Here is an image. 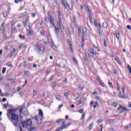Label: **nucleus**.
Segmentation results:
<instances>
[{
    "label": "nucleus",
    "mask_w": 131,
    "mask_h": 131,
    "mask_svg": "<svg viewBox=\"0 0 131 131\" xmlns=\"http://www.w3.org/2000/svg\"><path fill=\"white\" fill-rule=\"evenodd\" d=\"M90 58V55H89L88 53H85V56L83 57V59L84 61H89Z\"/></svg>",
    "instance_id": "ddd939ff"
},
{
    "label": "nucleus",
    "mask_w": 131,
    "mask_h": 131,
    "mask_svg": "<svg viewBox=\"0 0 131 131\" xmlns=\"http://www.w3.org/2000/svg\"><path fill=\"white\" fill-rule=\"evenodd\" d=\"M39 115L42 117L43 116V113H42V111L41 110H39Z\"/></svg>",
    "instance_id": "7c9ffc66"
},
{
    "label": "nucleus",
    "mask_w": 131,
    "mask_h": 131,
    "mask_svg": "<svg viewBox=\"0 0 131 131\" xmlns=\"http://www.w3.org/2000/svg\"><path fill=\"white\" fill-rule=\"evenodd\" d=\"M93 125H94V123H91L90 124V126H89V129H90V130H92V129H93Z\"/></svg>",
    "instance_id": "c9c22d12"
},
{
    "label": "nucleus",
    "mask_w": 131,
    "mask_h": 131,
    "mask_svg": "<svg viewBox=\"0 0 131 131\" xmlns=\"http://www.w3.org/2000/svg\"><path fill=\"white\" fill-rule=\"evenodd\" d=\"M47 14L48 15V17H49L50 18H52V16H51V12H50V11H48Z\"/></svg>",
    "instance_id": "5fc2aeb1"
},
{
    "label": "nucleus",
    "mask_w": 131,
    "mask_h": 131,
    "mask_svg": "<svg viewBox=\"0 0 131 131\" xmlns=\"http://www.w3.org/2000/svg\"><path fill=\"white\" fill-rule=\"evenodd\" d=\"M54 79V75H52L51 77L49 79V81H51Z\"/></svg>",
    "instance_id": "4d7b16f0"
},
{
    "label": "nucleus",
    "mask_w": 131,
    "mask_h": 131,
    "mask_svg": "<svg viewBox=\"0 0 131 131\" xmlns=\"http://www.w3.org/2000/svg\"><path fill=\"white\" fill-rule=\"evenodd\" d=\"M19 115L20 117H23V116H27V115H28V111H27V108L25 107H20L19 110Z\"/></svg>",
    "instance_id": "f03ea898"
},
{
    "label": "nucleus",
    "mask_w": 131,
    "mask_h": 131,
    "mask_svg": "<svg viewBox=\"0 0 131 131\" xmlns=\"http://www.w3.org/2000/svg\"><path fill=\"white\" fill-rule=\"evenodd\" d=\"M28 27H29V35L32 36L33 35L34 32H33V30H32V27L30 26H27Z\"/></svg>",
    "instance_id": "9b49d317"
},
{
    "label": "nucleus",
    "mask_w": 131,
    "mask_h": 131,
    "mask_svg": "<svg viewBox=\"0 0 131 131\" xmlns=\"http://www.w3.org/2000/svg\"><path fill=\"white\" fill-rule=\"evenodd\" d=\"M37 103L40 105H45L46 104V102L43 100H41V101H37Z\"/></svg>",
    "instance_id": "aec40b11"
},
{
    "label": "nucleus",
    "mask_w": 131,
    "mask_h": 131,
    "mask_svg": "<svg viewBox=\"0 0 131 131\" xmlns=\"http://www.w3.org/2000/svg\"><path fill=\"white\" fill-rule=\"evenodd\" d=\"M90 53L92 55H97V52L93 48L90 49Z\"/></svg>",
    "instance_id": "6ab92c4d"
},
{
    "label": "nucleus",
    "mask_w": 131,
    "mask_h": 131,
    "mask_svg": "<svg viewBox=\"0 0 131 131\" xmlns=\"http://www.w3.org/2000/svg\"><path fill=\"white\" fill-rule=\"evenodd\" d=\"M113 121H114V120L113 119H108L107 120V122H109V123H113Z\"/></svg>",
    "instance_id": "ea45409f"
},
{
    "label": "nucleus",
    "mask_w": 131,
    "mask_h": 131,
    "mask_svg": "<svg viewBox=\"0 0 131 131\" xmlns=\"http://www.w3.org/2000/svg\"><path fill=\"white\" fill-rule=\"evenodd\" d=\"M107 41H106V40H104V47H107Z\"/></svg>",
    "instance_id": "e2e57ef3"
},
{
    "label": "nucleus",
    "mask_w": 131,
    "mask_h": 131,
    "mask_svg": "<svg viewBox=\"0 0 131 131\" xmlns=\"http://www.w3.org/2000/svg\"><path fill=\"white\" fill-rule=\"evenodd\" d=\"M27 15H28V13H27V12H25L24 13L19 15V18L21 19V18H24V17H25L26 16H27Z\"/></svg>",
    "instance_id": "4468645a"
},
{
    "label": "nucleus",
    "mask_w": 131,
    "mask_h": 131,
    "mask_svg": "<svg viewBox=\"0 0 131 131\" xmlns=\"http://www.w3.org/2000/svg\"><path fill=\"white\" fill-rule=\"evenodd\" d=\"M12 90V85L10 83L7 84L5 85V91L6 92H10Z\"/></svg>",
    "instance_id": "1a4fd4ad"
},
{
    "label": "nucleus",
    "mask_w": 131,
    "mask_h": 131,
    "mask_svg": "<svg viewBox=\"0 0 131 131\" xmlns=\"http://www.w3.org/2000/svg\"><path fill=\"white\" fill-rule=\"evenodd\" d=\"M102 27L103 28H107V27H108V24L106 22L103 23L102 24Z\"/></svg>",
    "instance_id": "a878e982"
},
{
    "label": "nucleus",
    "mask_w": 131,
    "mask_h": 131,
    "mask_svg": "<svg viewBox=\"0 0 131 131\" xmlns=\"http://www.w3.org/2000/svg\"><path fill=\"white\" fill-rule=\"evenodd\" d=\"M33 130H35V127H32L28 129V131H33Z\"/></svg>",
    "instance_id": "58836bf2"
},
{
    "label": "nucleus",
    "mask_w": 131,
    "mask_h": 131,
    "mask_svg": "<svg viewBox=\"0 0 131 131\" xmlns=\"http://www.w3.org/2000/svg\"><path fill=\"white\" fill-rule=\"evenodd\" d=\"M2 30V33H4L6 31V27H3Z\"/></svg>",
    "instance_id": "de8ad7c7"
},
{
    "label": "nucleus",
    "mask_w": 131,
    "mask_h": 131,
    "mask_svg": "<svg viewBox=\"0 0 131 131\" xmlns=\"http://www.w3.org/2000/svg\"><path fill=\"white\" fill-rule=\"evenodd\" d=\"M117 105H118L117 103L113 102L111 104V106H114L115 108H116V107H117Z\"/></svg>",
    "instance_id": "2f4dec72"
},
{
    "label": "nucleus",
    "mask_w": 131,
    "mask_h": 131,
    "mask_svg": "<svg viewBox=\"0 0 131 131\" xmlns=\"http://www.w3.org/2000/svg\"><path fill=\"white\" fill-rule=\"evenodd\" d=\"M62 23L59 24V26L58 25L57 23V27H54L55 28V33L57 36V38H59V33L60 32V31L59 30V28H61V25Z\"/></svg>",
    "instance_id": "39448f33"
},
{
    "label": "nucleus",
    "mask_w": 131,
    "mask_h": 131,
    "mask_svg": "<svg viewBox=\"0 0 131 131\" xmlns=\"http://www.w3.org/2000/svg\"><path fill=\"white\" fill-rule=\"evenodd\" d=\"M83 111H84L83 108H82V109H80V110H79V113H82L83 112Z\"/></svg>",
    "instance_id": "0e129e2a"
},
{
    "label": "nucleus",
    "mask_w": 131,
    "mask_h": 131,
    "mask_svg": "<svg viewBox=\"0 0 131 131\" xmlns=\"http://www.w3.org/2000/svg\"><path fill=\"white\" fill-rule=\"evenodd\" d=\"M8 15H9L8 12H4L3 13V16L4 18H7L8 17Z\"/></svg>",
    "instance_id": "473e14b6"
},
{
    "label": "nucleus",
    "mask_w": 131,
    "mask_h": 131,
    "mask_svg": "<svg viewBox=\"0 0 131 131\" xmlns=\"http://www.w3.org/2000/svg\"><path fill=\"white\" fill-rule=\"evenodd\" d=\"M21 125H23V127L24 128L27 127V126H28L26 121L23 122V123H21Z\"/></svg>",
    "instance_id": "a211bd4d"
},
{
    "label": "nucleus",
    "mask_w": 131,
    "mask_h": 131,
    "mask_svg": "<svg viewBox=\"0 0 131 131\" xmlns=\"http://www.w3.org/2000/svg\"><path fill=\"white\" fill-rule=\"evenodd\" d=\"M87 29L86 28H83L82 30V35L81 36L82 37V43H81V47L82 48V47H83L84 45V36H85V35H86V31H87Z\"/></svg>",
    "instance_id": "7ed1b4c3"
},
{
    "label": "nucleus",
    "mask_w": 131,
    "mask_h": 131,
    "mask_svg": "<svg viewBox=\"0 0 131 131\" xmlns=\"http://www.w3.org/2000/svg\"><path fill=\"white\" fill-rule=\"evenodd\" d=\"M122 93L123 94H124V92L125 91V88L124 86H123L122 88Z\"/></svg>",
    "instance_id": "052dcab7"
},
{
    "label": "nucleus",
    "mask_w": 131,
    "mask_h": 131,
    "mask_svg": "<svg viewBox=\"0 0 131 131\" xmlns=\"http://www.w3.org/2000/svg\"><path fill=\"white\" fill-rule=\"evenodd\" d=\"M99 84H100V85H101V86H105V84L102 83V81L99 82Z\"/></svg>",
    "instance_id": "bf43d9fd"
},
{
    "label": "nucleus",
    "mask_w": 131,
    "mask_h": 131,
    "mask_svg": "<svg viewBox=\"0 0 131 131\" xmlns=\"http://www.w3.org/2000/svg\"><path fill=\"white\" fill-rule=\"evenodd\" d=\"M108 85L112 89H114L113 84H112V82L108 81Z\"/></svg>",
    "instance_id": "4c0bfd02"
},
{
    "label": "nucleus",
    "mask_w": 131,
    "mask_h": 131,
    "mask_svg": "<svg viewBox=\"0 0 131 131\" xmlns=\"http://www.w3.org/2000/svg\"><path fill=\"white\" fill-rule=\"evenodd\" d=\"M130 127V126L129 125H128L127 126H125L124 128L126 130H127V129H128V128H129Z\"/></svg>",
    "instance_id": "c03bdc74"
},
{
    "label": "nucleus",
    "mask_w": 131,
    "mask_h": 131,
    "mask_svg": "<svg viewBox=\"0 0 131 131\" xmlns=\"http://www.w3.org/2000/svg\"><path fill=\"white\" fill-rule=\"evenodd\" d=\"M29 21V16H27L26 18V21H23V24L24 25V27L25 28H27V30H28V29H27V28L26 27L28 22Z\"/></svg>",
    "instance_id": "9d476101"
},
{
    "label": "nucleus",
    "mask_w": 131,
    "mask_h": 131,
    "mask_svg": "<svg viewBox=\"0 0 131 131\" xmlns=\"http://www.w3.org/2000/svg\"><path fill=\"white\" fill-rule=\"evenodd\" d=\"M17 108H12L8 110V113L11 116V121L13 123L14 126H18L19 125V116L16 114L17 112Z\"/></svg>",
    "instance_id": "f257e3e1"
},
{
    "label": "nucleus",
    "mask_w": 131,
    "mask_h": 131,
    "mask_svg": "<svg viewBox=\"0 0 131 131\" xmlns=\"http://www.w3.org/2000/svg\"><path fill=\"white\" fill-rule=\"evenodd\" d=\"M37 93V92L36 91H35V90H33V96H35V95H36V93Z\"/></svg>",
    "instance_id": "864d4df0"
},
{
    "label": "nucleus",
    "mask_w": 131,
    "mask_h": 131,
    "mask_svg": "<svg viewBox=\"0 0 131 131\" xmlns=\"http://www.w3.org/2000/svg\"><path fill=\"white\" fill-rule=\"evenodd\" d=\"M97 123H101V122H102V119H98L97 121Z\"/></svg>",
    "instance_id": "69168bd1"
},
{
    "label": "nucleus",
    "mask_w": 131,
    "mask_h": 131,
    "mask_svg": "<svg viewBox=\"0 0 131 131\" xmlns=\"http://www.w3.org/2000/svg\"><path fill=\"white\" fill-rule=\"evenodd\" d=\"M29 73H30L29 71H25V72H24L25 75H28V74H29Z\"/></svg>",
    "instance_id": "37998d69"
},
{
    "label": "nucleus",
    "mask_w": 131,
    "mask_h": 131,
    "mask_svg": "<svg viewBox=\"0 0 131 131\" xmlns=\"http://www.w3.org/2000/svg\"><path fill=\"white\" fill-rule=\"evenodd\" d=\"M56 123L58 124V125H61L62 126V125H64L65 124V120L62 119H59L56 120Z\"/></svg>",
    "instance_id": "423d86ee"
},
{
    "label": "nucleus",
    "mask_w": 131,
    "mask_h": 131,
    "mask_svg": "<svg viewBox=\"0 0 131 131\" xmlns=\"http://www.w3.org/2000/svg\"><path fill=\"white\" fill-rule=\"evenodd\" d=\"M127 69L129 70V73H131V67L130 66L128 65L127 67Z\"/></svg>",
    "instance_id": "a18cd8bd"
},
{
    "label": "nucleus",
    "mask_w": 131,
    "mask_h": 131,
    "mask_svg": "<svg viewBox=\"0 0 131 131\" xmlns=\"http://www.w3.org/2000/svg\"><path fill=\"white\" fill-rule=\"evenodd\" d=\"M119 97H120V98H121L122 99H125V96L121 94V93H119Z\"/></svg>",
    "instance_id": "bb28decb"
},
{
    "label": "nucleus",
    "mask_w": 131,
    "mask_h": 131,
    "mask_svg": "<svg viewBox=\"0 0 131 131\" xmlns=\"http://www.w3.org/2000/svg\"><path fill=\"white\" fill-rule=\"evenodd\" d=\"M64 96H66V97H68V96H69V93L68 92L64 93Z\"/></svg>",
    "instance_id": "338daca9"
},
{
    "label": "nucleus",
    "mask_w": 131,
    "mask_h": 131,
    "mask_svg": "<svg viewBox=\"0 0 131 131\" xmlns=\"http://www.w3.org/2000/svg\"><path fill=\"white\" fill-rule=\"evenodd\" d=\"M50 21L51 23V25H52L54 27H55V23H54V19H52V17L50 18Z\"/></svg>",
    "instance_id": "b1692460"
},
{
    "label": "nucleus",
    "mask_w": 131,
    "mask_h": 131,
    "mask_svg": "<svg viewBox=\"0 0 131 131\" xmlns=\"http://www.w3.org/2000/svg\"><path fill=\"white\" fill-rule=\"evenodd\" d=\"M118 110L120 111V113L121 114L123 113L124 111H127V108L125 106H122V105H120V106L118 108Z\"/></svg>",
    "instance_id": "6e6552de"
},
{
    "label": "nucleus",
    "mask_w": 131,
    "mask_h": 131,
    "mask_svg": "<svg viewBox=\"0 0 131 131\" xmlns=\"http://www.w3.org/2000/svg\"><path fill=\"white\" fill-rule=\"evenodd\" d=\"M69 31L70 34H71V35H73L74 34V29H73V28L71 27L69 29Z\"/></svg>",
    "instance_id": "f3484780"
},
{
    "label": "nucleus",
    "mask_w": 131,
    "mask_h": 131,
    "mask_svg": "<svg viewBox=\"0 0 131 131\" xmlns=\"http://www.w3.org/2000/svg\"><path fill=\"white\" fill-rule=\"evenodd\" d=\"M98 32H99V36H102V30H101V26H99V29H98Z\"/></svg>",
    "instance_id": "393cba45"
},
{
    "label": "nucleus",
    "mask_w": 131,
    "mask_h": 131,
    "mask_svg": "<svg viewBox=\"0 0 131 131\" xmlns=\"http://www.w3.org/2000/svg\"><path fill=\"white\" fill-rule=\"evenodd\" d=\"M36 47H37V49L38 50V54H39L41 52V46H40L38 45H37Z\"/></svg>",
    "instance_id": "412c9836"
},
{
    "label": "nucleus",
    "mask_w": 131,
    "mask_h": 131,
    "mask_svg": "<svg viewBox=\"0 0 131 131\" xmlns=\"http://www.w3.org/2000/svg\"><path fill=\"white\" fill-rule=\"evenodd\" d=\"M58 26H60V23H62V18L61 17V12L58 11V21H57Z\"/></svg>",
    "instance_id": "f8f14e48"
},
{
    "label": "nucleus",
    "mask_w": 131,
    "mask_h": 131,
    "mask_svg": "<svg viewBox=\"0 0 131 131\" xmlns=\"http://www.w3.org/2000/svg\"><path fill=\"white\" fill-rule=\"evenodd\" d=\"M15 31H16V27H13L11 29V32L12 33H14V32H15Z\"/></svg>",
    "instance_id": "79ce46f5"
},
{
    "label": "nucleus",
    "mask_w": 131,
    "mask_h": 131,
    "mask_svg": "<svg viewBox=\"0 0 131 131\" xmlns=\"http://www.w3.org/2000/svg\"><path fill=\"white\" fill-rule=\"evenodd\" d=\"M9 96V94L8 93H5L3 94H2V97H8Z\"/></svg>",
    "instance_id": "72a5a7b5"
},
{
    "label": "nucleus",
    "mask_w": 131,
    "mask_h": 131,
    "mask_svg": "<svg viewBox=\"0 0 131 131\" xmlns=\"http://www.w3.org/2000/svg\"><path fill=\"white\" fill-rule=\"evenodd\" d=\"M71 125V123H69L68 124H66V125H63L62 126H61V127L58 128L56 131H61L62 129H64L65 128H67V127H68L70 125Z\"/></svg>",
    "instance_id": "0eeeda50"
},
{
    "label": "nucleus",
    "mask_w": 131,
    "mask_h": 131,
    "mask_svg": "<svg viewBox=\"0 0 131 131\" xmlns=\"http://www.w3.org/2000/svg\"><path fill=\"white\" fill-rule=\"evenodd\" d=\"M78 91H82V88H81V86L80 85H79L78 86Z\"/></svg>",
    "instance_id": "6e6d98bb"
},
{
    "label": "nucleus",
    "mask_w": 131,
    "mask_h": 131,
    "mask_svg": "<svg viewBox=\"0 0 131 131\" xmlns=\"http://www.w3.org/2000/svg\"><path fill=\"white\" fill-rule=\"evenodd\" d=\"M27 122V124H28V126H32V121H31V119H28L27 121H26Z\"/></svg>",
    "instance_id": "2eb2a0df"
},
{
    "label": "nucleus",
    "mask_w": 131,
    "mask_h": 131,
    "mask_svg": "<svg viewBox=\"0 0 131 131\" xmlns=\"http://www.w3.org/2000/svg\"><path fill=\"white\" fill-rule=\"evenodd\" d=\"M85 8L86 11H88L90 15H89V19H90V21L91 24H93V17L92 16V14H91V8L89 7V5L86 4H85Z\"/></svg>",
    "instance_id": "20e7f679"
},
{
    "label": "nucleus",
    "mask_w": 131,
    "mask_h": 131,
    "mask_svg": "<svg viewBox=\"0 0 131 131\" xmlns=\"http://www.w3.org/2000/svg\"><path fill=\"white\" fill-rule=\"evenodd\" d=\"M10 104L9 103L5 104L3 105L4 107H5V109H7L8 108V106H9Z\"/></svg>",
    "instance_id": "49530a36"
},
{
    "label": "nucleus",
    "mask_w": 131,
    "mask_h": 131,
    "mask_svg": "<svg viewBox=\"0 0 131 131\" xmlns=\"http://www.w3.org/2000/svg\"><path fill=\"white\" fill-rule=\"evenodd\" d=\"M18 36L20 39H23V40H25V39H26V37H25V36H22L21 34H19Z\"/></svg>",
    "instance_id": "cd10ccee"
},
{
    "label": "nucleus",
    "mask_w": 131,
    "mask_h": 131,
    "mask_svg": "<svg viewBox=\"0 0 131 131\" xmlns=\"http://www.w3.org/2000/svg\"><path fill=\"white\" fill-rule=\"evenodd\" d=\"M94 25L96 27H98V29H99V26H101V24L97 23V21H94Z\"/></svg>",
    "instance_id": "c85d7f7f"
},
{
    "label": "nucleus",
    "mask_w": 131,
    "mask_h": 131,
    "mask_svg": "<svg viewBox=\"0 0 131 131\" xmlns=\"http://www.w3.org/2000/svg\"><path fill=\"white\" fill-rule=\"evenodd\" d=\"M56 99H57L58 101H61V96H60V95H57V96H56Z\"/></svg>",
    "instance_id": "e433bc0d"
},
{
    "label": "nucleus",
    "mask_w": 131,
    "mask_h": 131,
    "mask_svg": "<svg viewBox=\"0 0 131 131\" xmlns=\"http://www.w3.org/2000/svg\"><path fill=\"white\" fill-rule=\"evenodd\" d=\"M15 79H14V78H11V79H10V81H11V83L12 84H13V83H14V82H15Z\"/></svg>",
    "instance_id": "603ef678"
},
{
    "label": "nucleus",
    "mask_w": 131,
    "mask_h": 131,
    "mask_svg": "<svg viewBox=\"0 0 131 131\" xmlns=\"http://www.w3.org/2000/svg\"><path fill=\"white\" fill-rule=\"evenodd\" d=\"M3 79H4V76H0V83H1V82H2V81H3Z\"/></svg>",
    "instance_id": "13d9d810"
},
{
    "label": "nucleus",
    "mask_w": 131,
    "mask_h": 131,
    "mask_svg": "<svg viewBox=\"0 0 131 131\" xmlns=\"http://www.w3.org/2000/svg\"><path fill=\"white\" fill-rule=\"evenodd\" d=\"M56 85H57V83H56V82H53V83H52V86H53V88L56 87Z\"/></svg>",
    "instance_id": "680f3d73"
},
{
    "label": "nucleus",
    "mask_w": 131,
    "mask_h": 131,
    "mask_svg": "<svg viewBox=\"0 0 131 131\" xmlns=\"http://www.w3.org/2000/svg\"><path fill=\"white\" fill-rule=\"evenodd\" d=\"M115 33L116 34V36L118 39L119 40V36H120V33L119 30H116L115 32Z\"/></svg>",
    "instance_id": "dca6fc26"
},
{
    "label": "nucleus",
    "mask_w": 131,
    "mask_h": 131,
    "mask_svg": "<svg viewBox=\"0 0 131 131\" xmlns=\"http://www.w3.org/2000/svg\"><path fill=\"white\" fill-rule=\"evenodd\" d=\"M68 43L69 46H72V44L71 43V41H70V39L68 40Z\"/></svg>",
    "instance_id": "3c124183"
},
{
    "label": "nucleus",
    "mask_w": 131,
    "mask_h": 131,
    "mask_svg": "<svg viewBox=\"0 0 131 131\" xmlns=\"http://www.w3.org/2000/svg\"><path fill=\"white\" fill-rule=\"evenodd\" d=\"M73 22L74 24H75L76 23V17H75V16H74L73 17Z\"/></svg>",
    "instance_id": "f704fd0d"
},
{
    "label": "nucleus",
    "mask_w": 131,
    "mask_h": 131,
    "mask_svg": "<svg viewBox=\"0 0 131 131\" xmlns=\"http://www.w3.org/2000/svg\"><path fill=\"white\" fill-rule=\"evenodd\" d=\"M62 5L64 7V8H65V9L68 8V4H65V2H63V3H62Z\"/></svg>",
    "instance_id": "c756f323"
},
{
    "label": "nucleus",
    "mask_w": 131,
    "mask_h": 131,
    "mask_svg": "<svg viewBox=\"0 0 131 131\" xmlns=\"http://www.w3.org/2000/svg\"><path fill=\"white\" fill-rule=\"evenodd\" d=\"M85 116V113L83 114L82 115V117L81 118V120H82V119H84V117Z\"/></svg>",
    "instance_id": "09e8293b"
},
{
    "label": "nucleus",
    "mask_w": 131,
    "mask_h": 131,
    "mask_svg": "<svg viewBox=\"0 0 131 131\" xmlns=\"http://www.w3.org/2000/svg\"><path fill=\"white\" fill-rule=\"evenodd\" d=\"M6 70H7V69L6 68H3L2 70V73L4 74V73H6Z\"/></svg>",
    "instance_id": "8fccbe9b"
},
{
    "label": "nucleus",
    "mask_w": 131,
    "mask_h": 131,
    "mask_svg": "<svg viewBox=\"0 0 131 131\" xmlns=\"http://www.w3.org/2000/svg\"><path fill=\"white\" fill-rule=\"evenodd\" d=\"M40 33L41 35H43V36H45V35H46V34L45 33V31L43 30H42L41 31Z\"/></svg>",
    "instance_id": "a19ab883"
},
{
    "label": "nucleus",
    "mask_w": 131,
    "mask_h": 131,
    "mask_svg": "<svg viewBox=\"0 0 131 131\" xmlns=\"http://www.w3.org/2000/svg\"><path fill=\"white\" fill-rule=\"evenodd\" d=\"M73 61L75 63H77V60H76V58H73Z\"/></svg>",
    "instance_id": "774afa93"
},
{
    "label": "nucleus",
    "mask_w": 131,
    "mask_h": 131,
    "mask_svg": "<svg viewBox=\"0 0 131 131\" xmlns=\"http://www.w3.org/2000/svg\"><path fill=\"white\" fill-rule=\"evenodd\" d=\"M95 99L98 102H102L103 101V99L101 97H99V96H96Z\"/></svg>",
    "instance_id": "5701e85b"
},
{
    "label": "nucleus",
    "mask_w": 131,
    "mask_h": 131,
    "mask_svg": "<svg viewBox=\"0 0 131 131\" xmlns=\"http://www.w3.org/2000/svg\"><path fill=\"white\" fill-rule=\"evenodd\" d=\"M115 60H116V62L119 64V65H121V61H120V59H119V58L118 57H115Z\"/></svg>",
    "instance_id": "4be33fe9"
}]
</instances>
